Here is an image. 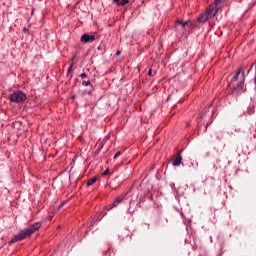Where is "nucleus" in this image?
<instances>
[{"instance_id": "nucleus-32", "label": "nucleus", "mask_w": 256, "mask_h": 256, "mask_svg": "<svg viewBox=\"0 0 256 256\" xmlns=\"http://www.w3.org/2000/svg\"><path fill=\"white\" fill-rule=\"evenodd\" d=\"M72 61H75V56L72 58Z\"/></svg>"}, {"instance_id": "nucleus-16", "label": "nucleus", "mask_w": 256, "mask_h": 256, "mask_svg": "<svg viewBox=\"0 0 256 256\" xmlns=\"http://www.w3.org/2000/svg\"><path fill=\"white\" fill-rule=\"evenodd\" d=\"M110 253H111V247H109L105 251H102V256H110Z\"/></svg>"}, {"instance_id": "nucleus-10", "label": "nucleus", "mask_w": 256, "mask_h": 256, "mask_svg": "<svg viewBox=\"0 0 256 256\" xmlns=\"http://www.w3.org/2000/svg\"><path fill=\"white\" fill-rule=\"evenodd\" d=\"M209 19L211 18L206 14V12H203L198 16L197 21L200 23H207Z\"/></svg>"}, {"instance_id": "nucleus-14", "label": "nucleus", "mask_w": 256, "mask_h": 256, "mask_svg": "<svg viewBox=\"0 0 256 256\" xmlns=\"http://www.w3.org/2000/svg\"><path fill=\"white\" fill-rule=\"evenodd\" d=\"M127 3H129V0H120V2H118V6L125 7V5H127Z\"/></svg>"}, {"instance_id": "nucleus-30", "label": "nucleus", "mask_w": 256, "mask_h": 256, "mask_svg": "<svg viewBox=\"0 0 256 256\" xmlns=\"http://www.w3.org/2000/svg\"><path fill=\"white\" fill-rule=\"evenodd\" d=\"M116 55H121V51H117V52H116Z\"/></svg>"}, {"instance_id": "nucleus-21", "label": "nucleus", "mask_w": 256, "mask_h": 256, "mask_svg": "<svg viewBox=\"0 0 256 256\" xmlns=\"http://www.w3.org/2000/svg\"><path fill=\"white\" fill-rule=\"evenodd\" d=\"M148 76H149V77H153V70L149 69V71H148Z\"/></svg>"}, {"instance_id": "nucleus-29", "label": "nucleus", "mask_w": 256, "mask_h": 256, "mask_svg": "<svg viewBox=\"0 0 256 256\" xmlns=\"http://www.w3.org/2000/svg\"><path fill=\"white\" fill-rule=\"evenodd\" d=\"M27 31H29V30H27V28H23L24 33H27Z\"/></svg>"}, {"instance_id": "nucleus-24", "label": "nucleus", "mask_w": 256, "mask_h": 256, "mask_svg": "<svg viewBox=\"0 0 256 256\" xmlns=\"http://www.w3.org/2000/svg\"><path fill=\"white\" fill-rule=\"evenodd\" d=\"M103 49H105V48H103V46H98V47H97V50H98V51H103Z\"/></svg>"}, {"instance_id": "nucleus-15", "label": "nucleus", "mask_w": 256, "mask_h": 256, "mask_svg": "<svg viewBox=\"0 0 256 256\" xmlns=\"http://www.w3.org/2000/svg\"><path fill=\"white\" fill-rule=\"evenodd\" d=\"M82 85H83V87H89V85H90V87H93V85H91V81H89V80H87V81H82Z\"/></svg>"}, {"instance_id": "nucleus-25", "label": "nucleus", "mask_w": 256, "mask_h": 256, "mask_svg": "<svg viewBox=\"0 0 256 256\" xmlns=\"http://www.w3.org/2000/svg\"><path fill=\"white\" fill-rule=\"evenodd\" d=\"M93 94V90H89L86 92V95H92Z\"/></svg>"}, {"instance_id": "nucleus-6", "label": "nucleus", "mask_w": 256, "mask_h": 256, "mask_svg": "<svg viewBox=\"0 0 256 256\" xmlns=\"http://www.w3.org/2000/svg\"><path fill=\"white\" fill-rule=\"evenodd\" d=\"M81 43H93L95 41V35L85 33L80 38Z\"/></svg>"}, {"instance_id": "nucleus-33", "label": "nucleus", "mask_w": 256, "mask_h": 256, "mask_svg": "<svg viewBox=\"0 0 256 256\" xmlns=\"http://www.w3.org/2000/svg\"><path fill=\"white\" fill-rule=\"evenodd\" d=\"M71 99H75V96H72Z\"/></svg>"}, {"instance_id": "nucleus-13", "label": "nucleus", "mask_w": 256, "mask_h": 256, "mask_svg": "<svg viewBox=\"0 0 256 256\" xmlns=\"http://www.w3.org/2000/svg\"><path fill=\"white\" fill-rule=\"evenodd\" d=\"M104 145L105 144L103 142L99 144L98 148L95 151V155H99V153H101V150L103 149Z\"/></svg>"}, {"instance_id": "nucleus-12", "label": "nucleus", "mask_w": 256, "mask_h": 256, "mask_svg": "<svg viewBox=\"0 0 256 256\" xmlns=\"http://www.w3.org/2000/svg\"><path fill=\"white\" fill-rule=\"evenodd\" d=\"M176 25H181V27H185V25H189V20L183 22V20H177Z\"/></svg>"}, {"instance_id": "nucleus-23", "label": "nucleus", "mask_w": 256, "mask_h": 256, "mask_svg": "<svg viewBox=\"0 0 256 256\" xmlns=\"http://www.w3.org/2000/svg\"><path fill=\"white\" fill-rule=\"evenodd\" d=\"M109 173V168H107L103 173H102V175H107Z\"/></svg>"}, {"instance_id": "nucleus-34", "label": "nucleus", "mask_w": 256, "mask_h": 256, "mask_svg": "<svg viewBox=\"0 0 256 256\" xmlns=\"http://www.w3.org/2000/svg\"><path fill=\"white\" fill-rule=\"evenodd\" d=\"M73 77V75H70V79Z\"/></svg>"}, {"instance_id": "nucleus-18", "label": "nucleus", "mask_w": 256, "mask_h": 256, "mask_svg": "<svg viewBox=\"0 0 256 256\" xmlns=\"http://www.w3.org/2000/svg\"><path fill=\"white\" fill-rule=\"evenodd\" d=\"M234 131L235 133H243V129L241 128H235Z\"/></svg>"}, {"instance_id": "nucleus-2", "label": "nucleus", "mask_w": 256, "mask_h": 256, "mask_svg": "<svg viewBox=\"0 0 256 256\" xmlns=\"http://www.w3.org/2000/svg\"><path fill=\"white\" fill-rule=\"evenodd\" d=\"M209 109H211V105L204 107L200 113L201 120L198 121L197 126L198 135H203V133H207L209 125L213 123V112H209Z\"/></svg>"}, {"instance_id": "nucleus-3", "label": "nucleus", "mask_w": 256, "mask_h": 256, "mask_svg": "<svg viewBox=\"0 0 256 256\" xmlns=\"http://www.w3.org/2000/svg\"><path fill=\"white\" fill-rule=\"evenodd\" d=\"M41 229V222L34 223L31 227L21 230L18 234H16L9 242L8 245H13V243H18V241H23L27 239V237H31L35 231H39Z\"/></svg>"}, {"instance_id": "nucleus-4", "label": "nucleus", "mask_w": 256, "mask_h": 256, "mask_svg": "<svg viewBox=\"0 0 256 256\" xmlns=\"http://www.w3.org/2000/svg\"><path fill=\"white\" fill-rule=\"evenodd\" d=\"M10 101L11 103H23L24 101H27V95L21 90L14 91L10 95Z\"/></svg>"}, {"instance_id": "nucleus-22", "label": "nucleus", "mask_w": 256, "mask_h": 256, "mask_svg": "<svg viewBox=\"0 0 256 256\" xmlns=\"http://www.w3.org/2000/svg\"><path fill=\"white\" fill-rule=\"evenodd\" d=\"M171 189H172L173 191H177V188L175 187V183H172V184H171Z\"/></svg>"}, {"instance_id": "nucleus-20", "label": "nucleus", "mask_w": 256, "mask_h": 256, "mask_svg": "<svg viewBox=\"0 0 256 256\" xmlns=\"http://www.w3.org/2000/svg\"><path fill=\"white\" fill-rule=\"evenodd\" d=\"M80 77L81 79H87V73H81Z\"/></svg>"}, {"instance_id": "nucleus-11", "label": "nucleus", "mask_w": 256, "mask_h": 256, "mask_svg": "<svg viewBox=\"0 0 256 256\" xmlns=\"http://www.w3.org/2000/svg\"><path fill=\"white\" fill-rule=\"evenodd\" d=\"M94 183H97V176L90 178L87 180L86 185L87 187H91Z\"/></svg>"}, {"instance_id": "nucleus-35", "label": "nucleus", "mask_w": 256, "mask_h": 256, "mask_svg": "<svg viewBox=\"0 0 256 256\" xmlns=\"http://www.w3.org/2000/svg\"><path fill=\"white\" fill-rule=\"evenodd\" d=\"M107 215V212L104 213V216Z\"/></svg>"}, {"instance_id": "nucleus-5", "label": "nucleus", "mask_w": 256, "mask_h": 256, "mask_svg": "<svg viewBox=\"0 0 256 256\" xmlns=\"http://www.w3.org/2000/svg\"><path fill=\"white\" fill-rule=\"evenodd\" d=\"M124 201H127V194L116 197L113 203L108 204L105 207V209L106 211H111V209H115V207H119V205H121V203H124Z\"/></svg>"}, {"instance_id": "nucleus-27", "label": "nucleus", "mask_w": 256, "mask_h": 256, "mask_svg": "<svg viewBox=\"0 0 256 256\" xmlns=\"http://www.w3.org/2000/svg\"><path fill=\"white\" fill-rule=\"evenodd\" d=\"M82 95H83V96L87 95V90L83 91V92H82Z\"/></svg>"}, {"instance_id": "nucleus-28", "label": "nucleus", "mask_w": 256, "mask_h": 256, "mask_svg": "<svg viewBox=\"0 0 256 256\" xmlns=\"http://www.w3.org/2000/svg\"><path fill=\"white\" fill-rule=\"evenodd\" d=\"M127 213H133V210H131V208H129V209L127 210Z\"/></svg>"}, {"instance_id": "nucleus-19", "label": "nucleus", "mask_w": 256, "mask_h": 256, "mask_svg": "<svg viewBox=\"0 0 256 256\" xmlns=\"http://www.w3.org/2000/svg\"><path fill=\"white\" fill-rule=\"evenodd\" d=\"M120 155H122L121 151L116 152V154L114 155V159H117V157H120Z\"/></svg>"}, {"instance_id": "nucleus-26", "label": "nucleus", "mask_w": 256, "mask_h": 256, "mask_svg": "<svg viewBox=\"0 0 256 256\" xmlns=\"http://www.w3.org/2000/svg\"><path fill=\"white\" fill-rule=\"evenodd\" d=\"M112 1H113V3H117V5H119L121 0H112Z\"/></svg>"}, {"instance_id": "nucleus-7", "label": "nucleus", "mask_w": 256, "mask_h": 256, "mask_svg": "<svg viewBox=\"0 0 256 256\" xmlns=\"http://www.w3.org/2000/svg\"><path fill=\"white\" fill-rule=\"evenodd\" d=\"M171 163L174 167H179V165L183 163V157L181 156V154L178 153L175 156H173Z\"/></svg>"}, {"instance_id": "nucleus-17", "label": "nucleus", "mask_w": 256, "mask_h": 256, "mask_svg": "<svg viewBox=\"0 0 256 256\" xmlns=\"http://www.w3.org/2000/svg\"><path fill=\"white\" fill-rule=\"evenodd\" d=\"M73 65L74 63L72 62L67 70V77H69V75H71V72L73 71Z\"/></svg>"}, {"instance_id": "nucleus-8", "label": "nucleus", "mask_w": 256, "mask_h": 256, "mask_svg": "<svg viewBox=\"0 0 256 256\" xmlns=\"http://www.w3.org/2000/svg\"><path fill=\"white\" fill-rule=\"evenodd\" d=\"M255 109H256V100L251 99V102L247 107L246 113L248 115H253V113H255Z\"/></svg>"}, {"instance_id": "nucleus-31", "label": "nucleus", "mask_w": 256, "mask_h": 256, "mask_svg": "<svg viewBox=\"0 0 256 256\" xmlns=\"http://www.w3.org/2000/svg\"><path fill=\"white\" fill-rule=\"evenodd\" d=\"M133 203H134L133 201H130V205H133Z\"/></svg>"}, {"instance_id": "nucleus-9", "label": "nucleus", "mask_w": 256, "mask_h": 256, "mask_svg": "<svg viewBox=\"0 0 256 256\" xmlns=\"http://www.w3.org/2000/svg\"><path fill=\"white\" fill-rule=\"evenodd\" d=\"M217 11H219V8H213L212 6H210L205 13L207 14V16L210 19H213V17H215V15H217Z\"/></svg>"}, {"instance_id": "nucleus-1", "label": "nucleus", "mask_w": 256, "mask_h": 256, "mask_svg": "<svg viewBox=\"0 0 256 256\" xmlns=\"http://www.w3.org/2000/svg\"><path fill=\"white\" fill-rule=\"evenodd\" d=\"M229 87L232 85L233 93L241 95L247 92V85L245 84V71L243 68H239L231 76Z\"/></svg>"}]
</instances>
